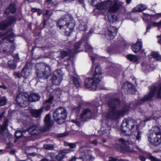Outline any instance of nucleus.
I'll list each match as a JSON object with an SVG mask.
<instances>
[{
	"instance_id": "4",
	"label": "nucleus",
	"mask_w": 161,
	"mask_h": 161,
	"mask_svg": "<svg viewBox=\"0 0 161 161\" xmlns=\"http://www.w3.org/2000/svg\"><path fill=\"white\" fill-rule=\"evenodd\" d=\"M148 138L151 143L154 146H158L161 143V132L158 126L153 127L148 134Z\"/></svg>"
},
{
	"instance_id": "22",
	"label": "nucleus",
	"mask_w": 161,
	"mask_h": 161,
	"mask_svg": "<svg viewBox=\"0 0 161 161\" xmlns=\"http://www.w3.org/2000/svg\"><path fill=\"white\" fill-rule=\"evenodd\" d=\"M97 0H92L91 4L93 6L96 7L97 9L100 10H103L104 9L99 8L98 7L99 6H101L102 5H103V4L107 3L108 1H111V0H106L103 2L99 3Z\"/></svg>"
},
{
	"instance_id": "37",
	"label": "nucleus",
	"mask_w": 161,
	"mask_h": 161,
	"mask_svg": "<svg viewBox=\"0 0 161 161\" xmlns=\"http://www.w3.org/2000/svg\"><path fill=\"white\" fill-rule=\"evenodd\" d=\"M64 145L65 146H69L71 148H75L76 147V145L74 143H69L67 142H65Z\"/></svg>"
},
{
	"instance_id": "47",
	"label": "nucleus",
	"mask_w": 161,
	"mask_h": 161,
	"mask_svg": "<svg viewBox=\"0 0 161 161\" xmlns=\"http://www.w3.org/2000/svg\"><path fill=\"white\" fill-rule=\"evenodd\" d=\"M152 24L153 26H157L158 27H161V21L158 23L153 22Z\"/></svg>"
},
{
	"instance_id": "44",
	"label": "nucleus",
	"mask_w": 161,
	"mask_h": 161,
	"mask_svg": "<svg viewBox=\"0 0 161 161\" xmlns=\"http://www.w3.org/2000/svg\"><path fill=\"white\" fill-rule=\"evenodd\" d=\"M149 158L152 161H159V160L158 159L151 155L149 156Z\"/></svg>"
},
{
	"instance_id": "21",
	"label": "nucleus",
	"mask_w": 161,
	"mask_h": 161,
	"mask_svg": "<svg viewBox=\"0 0 161 161\" xmlns=\"http://www.w3.org/2000/svg\"><path fill=\"white\" fill-rule=\"evenodd\" d=\"M101 74V70L99 66H97L95 68L94 75L93 77L97 79V82H100L101 77L100 75Z\"/></svg>"
},
{
	"instance_id": "57",
	"label": "nucleus",
	"mask_w": 161,
	"mask_h": 161,
	"mask_svg": "<svg viewBox=\"0 0 161 161\" xmlns=\"http://www.w3.org/2000/svg\"><path fill=\"white\" fill-rule=\"evenodd\" d=\"M56 1V0H47V2L50 3H54Z\"/></svg>"
},
{
	"instance_id": "19",
	"label": "nucleus",
	"mask_w": 161,
	"mask_h": 161,
	"mask_svg": "<svg viewBox=\"0 0 161 161\" xmlns=\"http://www.w3.org/2000/svg\"><path fill=\"white\" fill-rule=\"evenodd\" d=\"M16 20V19L13 17L9 18L8 20V21H3L0 24V29L1 30H4L8 26L10 25L13 24Z\"/></svg>"
},
{
	"instance_id": "33",
	"label": "nucleus",
	"mask_w": 161,
	"mask_h": 161,
	"mask_svg": "<svg viewBox=\"0 0 161 161\" xmlns=\"http://www.w3.org/2000/svg\"><path fill=\"white\" fill-rule=\"evenodd\" d=\"M29 73L28 71V70L25 68L23 69L21 73V75L25 78L29 76Z\"/></svg>"
},
{
	"instance_id": "28",
	"label": "nucleus",
	"mask_w": 161,
	"mask_h": 161,
	"mask_svg": "<svg viewBox=\"0 0 161 161\" xmlns=\"http://www.w3.org/2000/svg\"><path fill=\"white\" fill-rule=\"evenodd\" d=\"M53 96H50L49 98L43 103L44 107L46 108V110H48L50 108V105L53 103Z\"/></svg>"
},
{
	"instance_id": "15",
	"label": "nucleus",
	"mask_w": 161,
	"mask_h": 161,
	"mask_svg": "<svg viewBox=\"0 0 161 161\" xmlns=\"http://www.w3.org/2000/svg\"><path fill=\"white\" fill-rule=\"evenodd\" d=\"M117 32V29L116 28L113 26H111L105 31V36L108 40H112L116 36Z\"/></svg>"
},
{
	"instance_id": "36",
	"label": "nucleus",
	"mask_w": 161,
	"mask_h": 161,
	"mask_svg": "<svg viewBox=\"0 0 161 161\" xmlns=\"http://www.w3.org/2000/svg\"><path fill=\"white\" fill-rule=\"evenodd\" d=\"M72 80L73 84L76 87H79L80 86V83L76 78L73 77L72 78Z\"/></svg>"
},
{
	"instance_id": "18",
	"label": "nucleus",
	"mask_w": 161,
	"mask_h": 161,
	"mask_svg": "<svg viewBox=\"0 0 161 161\" xmlns=\"http://www.w3.org/2000/svg\"><path fill=\"white\" fill-rule=\"evenodd\" d=\"M75 26V25L73 22V20L72 18H71V20L69 21V22H67L66 24V29H64L65 30V33L66 35L69 36L70 35L74 29Z\"/></svg>"
},
{
	"instance_id": "16",
	"label": "nucleus",
	"mask_w": 161,
	"mask_h": 161,
	"mask_svg": "<svg viewBox=\"0 0 161 161\" xmlns=\"http://www.w3.org/2000/svg\"><path fill=\"white\" fill-rule=\"evenodd\" d=\"M80 45L79 43H77L75 45V49L73 50H68L67 51H62L61 52V57L63 58L68 55L72 56L74 54L77 53L76 51L80 48Z\"/></svg>"
},
{
	"instance_id": "49",
	"label": "nucleus",
	"mask_w": 161,
	"mask_h": 161,
	"mask_svg": "<svg viewBox=\"0 0 161 161\" xmlns=\"http://www.w3.org/2000/svg\"><path fill=\"white\" fill-rule=\"evenodd\" d=\"M13 146V144L11 142L7 143L6 148H10Z\"/></svg>"
},
{
	"instance_id": "41",
	"label": "nucleus",
	"mask_w": 161,
	"mask_h": 161,
	"mask_svg": "<svg viewBox=\"0 0 161 161\" xmlns=\"http://www.w3.org/2000/svg\"><path fill=\"white\" fill-rule=\"evenodd\" d=\"M151 55L157 60L158 59V58L160 57V55L158 54L153 52H152Z\"/></svg>"
},
{
	"instance_id": "63",
	"label": "nucleus",
	"mask_w": 161,
	"mask_h": 161,
	"mask_svg": "<svg viewBox=\"0 0 161 161\" xmlns=\"http://www.w3.org/2000/svg\"><path fill=\"white\" fill-rule=\"evenodd\" d=\"M3 113H2L1 114H0V120H1L2 119L3 116Z\"/></svg>"
},
{
	"instance_id": "39",
	"label": "nucleus",
	"mask_w": 161,
	"mask_h": 161,
	"mask_svg": "<svg viewBox=\"0 0 161 161\" xmlns=\"http://www.w3.org/2000/svg\"><path fill=\"white\" fill-rule=\"evenodd\" d=\"M7 99L5 97L1 98L0 100V105L1 106L4 105L6 103Z\"/></svg>"
},
{
	"instance_id": "62",
	"label": "nucleus",
	"mask_w": 161,
	"mask_h": 161,
	"mask_svg": "<svg viewBox=\"0 0 161 161\" xmlns=\"http://www.w3.org/2000/svg\"><path fill=\"white\" fill-rule=\"evenodd\" d=\"M76 158L75 157H73L70 160V161H75Z\"/></svg>"
},
{
	"instance_id": "54",
	"label": "nucleus",
	"mask_w": 161,
	"mask_h": 161,
	"mask_svg": "<svg viewBox=\"0 0 161 161\" xmlns=\"http://www.w3.org/2000/svg\"><path fill=\"white\" fill-rule=\"evenodd\" d=\"M91 143L94 145H97V142L96 140H94L92 141Z\"/></svg>"
},
{
	"instance_id": "35",
	"label": "nucleus",
	"mask_w": 161,
	"mask_h": 161,
	"mask_svg": "<svg viewBox=\"0 0 161 161\" xmlns=\"http://www.w3.org/2000/svg\"><path fill=\"white\" fill-rule=\"evenodd\" d=\"M8 67L12 69H14L16 67V64L13 60L9 61L8 62Z\"/></svg>"
},
{
	"instance_id": "51",
	"label": "nucleus",
	"mask_w": 161,
	"mask_h": 161,
	"mask_svg": "<svg viewBox=\"0 0 161 161\" xmlns=\"http://www.w3.org/2000/svg\"><path fill=\"white\" fill-rule=\"evenodd\" d=\"M73 110L75 111V112H78L80 109V106H78L76 108H73L72 109Z\"/></svg>"
},
{
	"instance_id": "50",
	"label": "nucleus",
	"mask_w": 161,
	"mask_h": 161,
	"mask_svg": "<svg viewBox=\"0 0 161 161\" xmlns=\"http://www.w3.org/2000/svg\"><path fill=\"white\" fill-rule=\"evenodd\" d=\"M86 48L87 51H89L90 52H91L92 50V48L90 45H86Z\"/></svg>"
},
{
	"instance_id": "59",
	"label": "nucleus",
	"mask_w": 161,
	"mask_h": 161,
	"mask_svg": "<svg viewBox=\"0 0 161 161\" xmlns=\"http://www.w3.org/2000/svg\"><path fill=\"white\" fill-rule=\"evenodd\" d=\"M15 153V151L14 150H12L10 152V153L11 154H13Z\"/></svg>"
},
{
	"instance_id": "40",
	"label": "nucleus",
	"mask_w": 161,
	"mask_h": 161,
	"mask_svg": "<svg viewBox=\"0 0 161 161\" xmlns=\"http://www.w3.org/2000/svg\"><path fill=\"white\" fill-rule=\"evenodd\" d=\"M150 66L146 64H142V69L144 71L150 70Z\"/></svg>"
},
{
	"instance_id": "61",
	"label": "nucleus",
	"mask_w": 161,
	"mask_h": 161,
	"mask_svg": "<svg viewBox=\"0 0 161 161\" xmlns=\"http://www.w3.org/2000/svg\"><path fill=\"white\" fill-rule=\"evenodd\" d=\"M42 11L41 10H39L37 12V14L38 15H41V14H42Z\"/></svg>"
},
{
	"instance_id": "20",
	"label": "nucleus",
	"mask_w": 161,
	"mask_h": 161,
	"mask_svg": "<svg viewBox=\"0 0 161 161\" xmlns=\"http://www.w3.org/2000/svg\"><path fill=\"white\" fill-rule=\"evenodd\" d=\"M119 141L120 144H122L123 145L122 146H124L122 148L123 150L128 152L133 151L134 150L133 148H131L129 146H127L129 144V143L127 141L125 140L122 138L119 139Z\"/></svg>"
},
{
	"instance_id": "58",
	"label": "nucleus",
	"mask_w": 161,
	"mask_h": 161,
	"mask_svg": "<svg viewBox=\"0 0 161 161\" xmlns=\"http://www.w3.org/2000/svg\"><path fill=\"white\" fill-rule=\"evenodd\" d=\"M75 0H64V2L66 3H70Z\"/></svg>"
},
{
	"instance_id": "9",
	"label": "nucleus",
	"mask_w": 161,
	"mask_h": 161,
	"mask_svg": "<svg viewBox=\"0 0 161 161\" xmlns=\"http://www.w3.org/2000/svg\"><path fill=\"white\" fill-rule=\"evenodd\" d=\"M28 95L27 93L21 92L17 96L16 100L20 106L25 107L28 105Z\"/></svg>"
},
{
	"instance_id": "55",
	"label": "nucleus",
	"mask_w": 161,
	"mask_h": 161,
	"mask_svg": "<svg viewBox=\"0 0 161 161\" xmlns=\"http://www.w3.org/2000/svg\"><path fill=\"white\" fill-rule=\"evenodd\" d=\"M139 159L142 161H144L145 160V158L142 156H139Z\"/></svg>"
},
{
	"instance_id": "38",
	"label": "nucleus",
	"mask_w": 161,
	"mask_h": 161,
	"mask_svg": "<svg viewBox=\"0 0 161 161\" xmlns=\"http://www.w3.org/2000/svg\"><path fill=\"white\" fill-rule=\"evenodd\" d=\"M54 145L53 144H45L43 148L46 150H51L53 149Z\"/></svg>"
},
{
	"instance_id": "52",
	"label": "nucleus",
	"mask_w": 161,
	"mask_h": 161,
	"mask_svg": "<svg viewBox=\"0 0 161 161\" xmlns=\"http://www.w3.org/2000/svg\"><path fill=\"white\" fill-rule=\"evenodd\" d=\"M14 75L16 78H20L21 77L20 74L18 72H15Z\"/></svg>"
},
{
	"instance_id": "1",
	"label": "nucleus",
	"mask_w": 161,
	"mask_h": 161,
	"mask_svg": "<svg viewBox=\"0 0 161 161\" xmlns=\"http://www.w3.org/2000/svg\"><path fill=\"white\" fill-rule=\"evenodd\" d=\"M123 3L119 0L108 1L107 3L99 6V8L108 9L107 13L108 19L111 23H113L117 20V17L114 13L124 8Z\"/></svg>"
},
{
	"instance_id": "14",
	"label": "nucleus",
	"mask_w": 161,
	"mask_h": 161,
	"mask_svg": "<svg viewBox=\"0 0 161 161\" xmlns=\"http://www.w3.org/2000/svg\"><path fill=\"white\" fill-rule=\"evenodd\" d=\"M86 149V148L83 147L80 148V150L81 152V155L83 156L81 158L83 161H92L93 157L92 156L91 152Z\"/></svg>"
},
{
	"instance_id": "64",
	"label": "nucleus",
	"mask_w": 161,
	"mask_h": 161,
	"mask_svg": "<svg viewBox=\"0 0 161 161\" xmlns=\"http://www.w3.org/2000/svg\"><path fill=\"white\" fill-rule=\"evenodd\" d=\"M37 9L36 8H33L31 9V11L32 12H35L36 11Z\"/></svg>"
},
{
	"instance_id": "56",
	"label": "nucleus",
	"mask_w": 161,
	"mask_h": 161,
	"mask_svg": "<svg viewBox=\"0 0 161 161\" xmlns=\"http://www.w3.org/2000/svg\"><path fill=\"white\" fill-rule=\"evenodd\" d=\"M82 25H80L79 26V27H80V29H81V30H82L84 31L85 30V29H86V25H83V26L84 27V28H85L84 29H83L82 28Z\"/></svg>"
},
{
	"instance_id": "8",
	"label": "nucleus",
	"mask_w": 161,
	"mask_h": 161,
	"mask_svg": "<svg viewBox=\"0 0 161 161\" xmlns=\"http://www.w3.org/2000/svg\"><path fill=\"white\" fill-rule=\"evenodd\" d=\"M136 122L133 120H124L121 125V130L122 132L125 133L127 131V129H128L131 131L135 129L134 126L137 125Z\"/></svg>"
},
{
	"instance_id": "24",
	"label": "nucleus",
	"mask_w": 161,
	"mask_h": 161,
	"mask_svg": "<svg viewBox=\"0 0 161 161\" xmlns=\"http://www.w3.org/2000/svg\"><path fill=\"white\" fill-rule=\"evenodd\" d=\"M70 152L69 150L67 149H64L61 150L57 156L56 159L58 160H62L64 157L65 156L66 154L69 153Z\"/></svg>"
},
{
	"instance_id": "7",
	"label": "nucleus",
	"mask_w": 161,
	"mask_h": 161,
	"mask_svg": "<svg viewBox=\"0 0 161 161\" xmlns=\"http://www.w3.org/2000/svg\"><path fill=\"white\" fill-rule=\"evenodd\" d=\"M67 116V111L64 108L60 107L57 108L53 113V118L58 124L63 123Z\"/></svg>"
},
{
	"instance_id": "5",
	"label": "nucleus",
	"mask_w": 161,
	"mask_h": 161,
	"mask_svg": "<svg viewBox=\"0 0 161 161\" xmlns=\"http://www.w3.org/2000/svg\"><path fill=\"white\" fill-rule=\"evenodd\" d=\"M153 97L161 98V82L151 87L149 93L145 96L141 100L142 102L140 103L149 101Z\"/></svg>"
},
{
	"instance_id": "31",
	"label": "nucleus",
	"mask_w": 161,
	"mask_h": 161,
	"mask_svg": "<svg viewBox=\"0 0 161 161\" xmlns=\"http://www.w3.org/2000/svg\"><path fill=\"white\" fill-rule=\"evenodd\" d=\"M16 11V9L15 8L14 5L11 4L10 5L8 8L7 9L5 12V13L7 14H8L10 13L12 14L14 13Z\"/></svg>"
},
{
	"instance_id": "29",
	"label": "nucleus",
	"mask_w": 161,
	"mask_h": 161,
	"mask_svg": "<svg viewBox=\"0 0 161 161\" xmlns=\"http://www.w3.org/2000/svg\"><path fill=\"white\" fill-rule=\"evenodd\" d=\"M28 102H36L40 99V97L37 94L33 93L30 96L28 95Z\"/></svg>"
},
{
	"instance_id": "13",
	"label": "nucleus",
	"mask_w": 161,
	"mask_h": 161,
	"mask_svg": "<svg viewBox=\"0 0 161 161\" xmlns=\"http://www.w3.org/2000/svg\"><path fill=\"white\" fill-rule=\"evenodd\" d=\"M3 36H4V37L3 39V42H0V49L1 50H2L1 48L2 47H4L6 45L4 43L2 44L3 45H2L3 42L6 40L7 41L11 42L13 41V38L14 36V34L11 31H8L6 33L3 35L0 33V38Z\"/></svg>"
},
{
	"instance_id": "23",
	"label": "nucleus",
	"mask_w": 161,
	"mask_h": 161,
	"mask_svg": "<svg viewBox=\"0 0 161 161\" xmlns=\"http://www.w3.org/2000/svg\"><path fill=\"white\" fill-rule=\"evenodd\" d=\"M7 124L5 123L4 124L2 125H0V135H2V136L1 137V139H4L8 135L7 133H4V132L6 130Z\"/></svg>"
},
{
	"instance_id": "46",
	"label": "nucleus",
	"mask_w": 161,
	"mask_h": 161,
	"mask_svg": "<svg viewBox=\"0 0 161 161\" xmlns=\"http://www.w3.org/2000/svg\"><path fill=\"white\" fill-rule=\"evenodd\" d=\"M89 55L92 60L93 64V61L96 59V58H97V56L95 54H92L91 53H90Z\"/></svg>"
},
{
	"instance_id": "3",
	"label": "nucleus",
	"mask_w": 161,
	"mask_h": 161,
	"mask_svg": "<svg viewBox=\"0 0 161 161\" xmlns=\"http://www.w3.org/2000/svg\"><path fill=\"white\" fill-rule=\"evenodd\" d=\"M45 126L42 129L36 125L31 126L28 129L30 134L31 135H37L42 132L47 131L53 124V121L51 120V116L48 114L45 118Z\"/></svg>"
},
{
	"instance_id": "27",
	"label": "nucleus",
	"mask_w": 161,
	"mask_h": 161,
	"mask_svg": "<svg viewBox=\"0 0 161 161\" xmlns=\"http://www.w3.org/2000/svg\"><path fill=\"white\" fill-rule=\"evenodd\" d=\"M142 47V43L139 41H137L136 43L132 46L133 51L135 53L138 52Z\"/></svg>"
},
{
	"instance_id": "53",
	"label": "nucleus",
	"mask_w": 161,
	"mask_h": 161,
	"mask_svg": "<svg viewBox=\"0 0 161 161\" xmlns=\"http://www.w3.org/2000/svg\"><path fill=\"white\" fill-rule=\"evenodd\" d=\"M72 121L73 122L75 123L77 126H79L80 125V123L79 121L75 120H73Z\"/></svg>"
},
{
	"instance_id": "6",
	"label": "nucleus",
	"mask_w": 161,
	"mask_h": 161,
	"mask_svg": "<svg viewBox=\"0 0 161 161\" xmlns=\"http://www.w3.org/2000/svg\"><path fill=\"white\" fill-rule=\"evenodd\" d=\"M36 69V74L39 78L47 79L51 74L50 67L44 63H37Z\"/></svg>"
},
{
	"instance_id": "25",
	"label": "nucleus",
	"mask_w": 161,
	"mask_h": 161,
	"mask_svg": "<svg viewBox=\"0 0 161 161\" xmlns=\"http://www.w3.org/2000/svg\"><path fill=\"white\" fill-rule=\"evenodd\" d=\"M147 6L144 4H140L134 7L132 10V12H141L145 10Z\"/></svg>"
},
{
	"instance_id": "26",
	"label": "nucleus",
	"mask_w": 161,
	"mask_h": 161,
	"mask_svg": "<svg viewBox=\"0 0 161 161\" xmlns=\"http://www.w3.org/2000/svg\"><path fill=\"white\" fill-rule=\"evenodd\" d=\"M43 110V108H41L39 109H32L31 110V112L32 115L36 118L39 117Z\"/></svg>"
},
{
	"instance_id": "43",
	"label": "nucleus",
	"mask_w": 161,
	"mask_h": 161,
	"mask_svg": "<svg viewBox=\"0 0 161 161\" xmlns=\"http://www.w3.org/2000/svg\"><path fill=\"white\" fill-rule=\"evenodd\" d=\"M15 135L16 137L19 138L22 136V133L20 131H17L15 133Z\"/></svg>"
},
{
	"instance_id": "45",
	"label": "nucleus",
	"mask_w": 161,
	"mask_h": 161,
	"mask_svg": "<svg viewBox=\"0 0 161 161\" xmlns=\"http://www.w3.org/2000/svg\"><path fill=\"white\" fill-rule=\"evenodd\" d=\"M141 132L139 131L138 130L136 136V138L137 140H139L141 139Z\"/></svg>"
},
{
	"instance_id": "2",
	"label": "nucleus",
	"mask_w": 161,
	"mask_h": 161,
	"mask_svg": "<svg viewBox=\"0 0 161 161\" xmlns=\"http://www.w3.org/2000/svg\"><path fill=\"white\" fill-rule=\"evenodd\" d=\"M119 103V101L116 98L113 99L109 101L108 105L110 109L107 115V118L112 119H116L128 110V106H126L125 109H124L122 111L116 110L115 108Z\"/></svg>"
},
{
	"instance_id": "12",
	"label": "nucleus",
	"mask_w": 161,
	"mask_h": 161,
	"mask_svg": "<svg viewBox=\"0 0 161 161\" xmlns=\"http://www.w3.org/2000/svg\"><path fill=\"white\" fill-rule=\"evenodd\" d=\"M97 79L93 76V79L88 78L85 81V85L87 88L90 90L94 91L96 88L97 84L100 82H97Z\"/></svg>"
},
{
	"instance_id": "34",
	"label": "nucleus",
	"mask_w": 161,
	"mask_h": 161,
	"mask_svg": "<svg viewBox=\"0 0 161 161\" xmlns=\"http://www.w3.org/2000/svg\"><path fill=\"white\" fill-rule=\"evenodd\" d=\"M109 128L107 130L106 129L105 130H103L101 131H100L99 132L100 133V134L101 136H103L104 137H108L109 134Z\"/></svg>"
},
{
	"instance_id": "42",
	"label": "nucleus",
	"mask_w": 161,
	"mask_h": 161,
	"mask_svg": "<svg viewBox=\"0 0 161 161\" xmlns=\"http://www.w3.org/2000/svg\"><path fill=\"white\" fill-rule=\"evenodd\" d=\"M108 161H124L123 159H118L116 158L110 157L109 158Z\"/></svg>"
},
{
	"instance_id": "10",
	"label": "nucleus",
	"mask_w": 161,
	"mask_h": 161,
	"mask_svg": "<svg viewBox=\"0 0 161 161\" xmlns=\"http://www.w3.org/2000/svg\"><path fill=\"white\" fill-rule=\"evenodd\" d=\"M62 73L61 70L55 71L51 79L52 84L56 85H59L62 80Z\"/></svg>"
},
{
	"instance_id": "17",
	"label": "nucleus",
	"mask_w": 161,
	"mask_h": 161,
	"mask_svg": "<svg viewBox=\"0 0 161 161\" xmlns=\"http://www.w3.org/2000/svg\"><path fill=\"white\" fill-rule=\"evenodd\" d=\"M92 115V113L90 109L85 108L82 110L80 118L84 121L90 119Z\"/></svg>"
},
{
	"instance_id": "11",
	"label": "nucleus",
	"mask_w": 161,
	"mask_h": 161,
	"mask_svg": "<svg viewBox=\"0 0 161 161\" xmlns=\"http://www.w3.org/2000/svg\"><path fill=\"white\" fill-rule=\"evenodd\" d=\"M71 17L69 15L67 14L63 15L57 21V26L59 27L60 29L62 28L66 29V23L69 21L71 20Z\"/></svg>"
},
{
	"instance_id": "48",
	"label": "nucleus",
	"mask_w": 161,
	"mask_h": 161,
	"mask_svg": "<svg viewBox=\"0 0 161 161\" xmlns=\"http://www.w3.org/2000/svg\"><path fill=\"white\" fill-rule=\"evenodd\" d=\"M10 46V49L9 50H8V51L9 52H10L12 53L14 50L15 46L14 45V44H11Z\"/></svg>"
},
{
	"instance_id": "32",
	"label": "nucleus",
	"mask_w": 161,
	"mask_h": 161,
	"mask_svg": "<svg viewBox=\"0 0 161 161\" xmlns=\"http://www.w3.org/2000/svg\"><path fill=\"white\" fill-rule=\"evenodd\" d=\"M36 148L34 147H28L26 148V151L25 152V153L27 154H28L29 156H34L36 155V154L35 152L33 153H28L27 152L30 151H33L34 149H35Z\"/></svg>"
},
{
	"instance_id": "60",
	"label": "nucleus",
	"mask_w": 161,
	"mask_h": 161,
	"mask_svg": "<svg viewBox=\"0 0 161 161\" xmlns=\"http://www.w3.org/2000/svg\"><path fill=\"white\" fill-rule=\"evenodd\" d=\"M0 88H2L5 89H6V87L3 85H0Z\"/></svg>"
},
{
	"instance_id": "30",
	"label": "nucleus",
	"mask_w": 161,
	"mask_h": 161,
	"mask_svg": "<svg viewBox=\"0 0 161 161\" xmlns=\"http://www.w3.org/2000/svg\"><path fill=\"white\" fill-rule=\"evenodd\" d=\"M126 58L129 60L133 62H137L138 60V58L136 55L133 54H129Z\"/></svg>"
}]
</instances>
